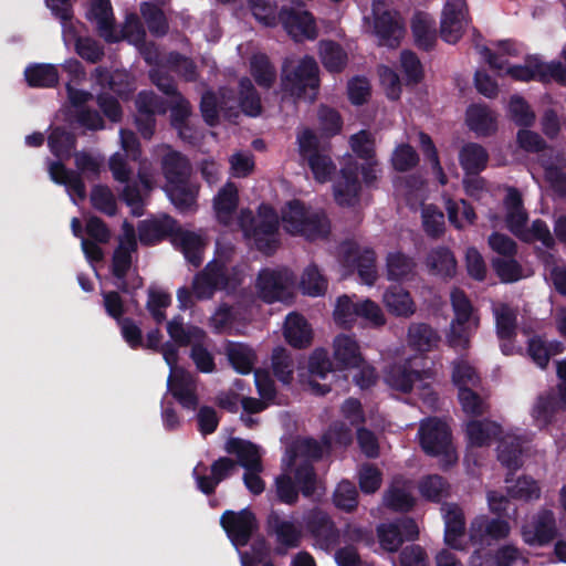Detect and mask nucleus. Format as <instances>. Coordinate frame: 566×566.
<instances>
[{"instance_id":"40","label":"nucleus","mask_w":566,"mask_h":566,"mask_svg":"<svg viewBox=\"0 0 566 566\" xmlns=\"http://www.w3.org/2000/svg\"><path fill=\"white\" fill-rule=\"evenodd\" d=\"M516 471L507 472L505 476L506 491L510 497L522 501L539 499L541 489L537 482L531 476H520L514 480Z\"/></svg>"},{"instance_id":"51","label":"nucleus","mask_w":566,"mask_h":566,"mask_svg":"<svg viewBox=\"0 0 566 566\" xmlns=\"http://www.w3.org/2000/svg\"><path fill=\"white\" fill-rule=\"evenodd\" d=\"M385 505L395 512H410L415 504V497L403 486L391 484L384 494Z\"/></svg>"},{"instance_id":"24","label":"nucleus","mask_w":566,"mask_h":566,"mask_svg":"<svg viewBox=\"0 0 566 566\" xmlns=\"http://www.w3.org/2000/svg\"><path fill=\"white\" fill-rule=\"evenodd\" d=\"M418 264L413 256L395 250L386 255V276L389 281L409 282L417 276Z\"/></svg>"},{"instance_id":"13","label":"nucleus","mask_w":566,"mask_h":566,"mask_svg":"<svg viewBox=\"0 0 566 566\" xmlns=\"http://www.w3.org/2000/svg\"><path fill=\"white\" fill-rule=\"evenodd\" d=\"M266 533L274 536L277 543L276 554L283 555L289 548H297L302 542V530L292 521L281 517L279 512L271 511L266 518Z\"/></svg>"},{"instance_id":"52","label":"nucleus","mask_w":566,"mask_h":566,"mask_svg":"<svg viewBox=\"0 0 566 566\" xmlns=\"http://www.w3.org/2000/svg\"><path fill=\"white\" fill-rule=\"evenodd\" d=\"M30 86L51 87L59 81L57 70L51 64H35L29 66L24 72Z\"/></svg>"},{"instance_id":"28","label":"nucleus","mask_w":566,"mask_h":566,"mask_svg":"<svg viewBox=\"0 0 566 566\" xmlns=\"http://www.w3.org/2000/svg\"><path fill=\"white\" fill-rule=\"evenodd\" d=\"M229 454H235L237 464L245 470H263L259 447L251 441L240 438H230L224 447Z\"/></svg>"},{"instance_id":"53","label":"nucleus","mask_w":566,"mask_h":566,"mask_svg":"<svg viewBox=\"0 0 566 566\" xmlns=\"http://www.w3.org/2000/svg\"><path fill=\"white\" fill-rule=\"evenodd\" d=\"M334 505L347 513L357 509L358 505V491L354 482L349 480H342L333 494Z\"/></svg>"},{"instance_id":"59","label":"nucleus","mask_w":566,"mask_h":566,"mask_svg":"<svg viewBox=\"0 0 566 566\" xmlns=\"http://www.w3.org/2000/svg\"><path fill=\"white\" fill-rule=\"evenodd\" d=\"M251 73L255 82L263 87H271L276 80L274 66L264 54H255L251 59Z\"/></svg>"},{"instance_id":"45","label":"nucleus","mask_w":566,"mask_h":566,"mask_svg":"<svg viewBox=\"0 0 566 566\" xmlns=\"http://www.w3.org/2000/svg\"><path fill=\"white\" fill-rule=\"evenodd\" d=\"M501 433V427L490 420H471L467 423L469 443L473 447L489 446L493 437Z\"/></svg>"},{"instance_id":"35","label":"nucleus","mask_w":566,"mask_h":566,"mask_svg":"<svg viewBox=\"0 0 566 566\" xmlns=\"http://www.w3.org/2000/svg\"><path fill=\"white\" fill-rule=\"evenodd\" d=\"M172 243L181 249L189 263L195 266L201 264L202 252L206 245L201 234L177 228Z\"/></svg>"},{"instance_id":"5","label":"nucleus","mask_w":566,"mask_h":566,"mask_svg":"<svg viewBox=\"0 0 566 566\" xmlns=\"http://www.w3.org/2000/svg\"><path fill=\"white\" fill-rule=\"evenodd\" d=\"M556 374L558 384L539 394L531 411L539 429L549 427L557 413L566 411V359L557 361Z\"/></svg>"},{"instance_id":"14","label":"nucleus","mask_w":566,"mask_h":566,"mask_svg":"<svg viewBox=\"0 0 566 566\" xmlns=\"http://www.w3.org/2000/svg\"><path fill=\"white\" fill-rule=\"evenodd\" d=\"M468 27V8L464 0H448L441 17L440 34L448 43L458 42Z\"/></svg>"},{"instance_id":"12","label":"nucleus","mask_w":566,"mask_h":566,"mask_svg":"<svg viewBox=\"0 0 566 566\" xmlns=\"http://www.w3.org/2000/svg\"><path fill=\"white\" fill-rule=\"evenodd\" d=\"M360 190L358 164L349 157L333 184L334 200L340 207H355L359 202Z\"/></svg>"},{"instance_id":"2","label":"nucleus","mask_w":566,"mask_h":566,"mask_svg":"<svg viewBox=\"0 0 566 566\" xmlns=\"http://www.w3.org/2000/svg\"><path fill=\"white\" fill-rule=\"evenodd\" d=\"M319 69L312 56L285 60L282 66V91L295 98L314 101L319 86Z\"/></svg>"},{"instance_id":"48","label":"nucleus","mask_w":566,"mask_h":566,"mask_svg":"<svg viewBox=\"0 0 566 566\" xmlns=\"http://www.w3.org/2000/svg\"><path fill=\"white\" fill-rule=\"evenodd\" d=\"M450 485L448 481L439 474H430L419 482V492L427 501L439 503L449 495Z\"/></svg>"},{"instance_id":"49","label":"nucleus","mask_w":566,"mask_h":566,"mask_svg":"<svg viewBox=\"0 0 566 566\" xmlns=\"http://www.w3.org/2000/svg\"><path fill=\"white\" fill-rule=\"evenodd\" d=\"M171 202L180 210L188 211L196 205L198 189L187 181L166 186Z\"/></svg>"},{"instance_id":"58","label":"nucleus","mask_w":566,"mask_h":566,"mask_svg":"<svg viewBox=\"0 0 566 566\" xmlns=\"http://www.w3.org/2000/svg\"><path fill=\"white\" fill-rule=\"evenodd\" d=\"M300 287L304 294L318 296L326 292L327 280L315 264H310L302 274Z\"/></svg>"},{"instance_id":"6","label":"nucleus","mask_w":566,"mask_h":566,"mask_svg":"<svg viewBox=\"0 0 566 566\" xmlns=\"http://www.w3.org/2000/svg\"><path fill=\"white\" fill-rule=\"evenodd\" d=\"M418 434L420 447L426 454L444 458V469L457 461L452 446V432L447 422L436 417L428 418L421 422Z\"/></svg>"},{"instance_id":"16","label":"nucleus","mask_w":566,"mask_h":566,"mask_svg":"<svg viewBox=\"0 0 566 566\" xmlns=\"http://www.w3.org/2000/svg\"><path fill=\"white\" fill-rule=\"evenodd\" d=\"M159 156L161 172L167 185L187 181L191 175V165L186 156L172 149L168 145H159L155 148Z\"/></svg>"},{"instance_id":"42","label":"nucleus","mask_w":566,"mask_h":566,"mask_svg":"<svg viewBox=\"0 0 566 566\" xmlns=\"http://www.w3.org/2000/svg\"><path fill=\"white\" fill-rule=\"evenodd\" d=\"M411 30L416 44L423 50H431L436 43L434 20L427 13L417 12L411 20Z\"/></svg>"},{"instance_id":"8","label":"nucleus","mask_w":566,"mask_h":566,"mask_svg":"<svg viewBox=\"0 0 566 566\" xmlns=\"http://www.w3.org/2000/svg\"><path fill=\"white\" fill-rule=\"evenodd\" d=\"M170 368L167 387L178 403L187 410L195 411L199 406L197 385L193 376L178 366L179 356H163Z\"/></svg>"},{"instance_id":"50","label":"nucleus","mask_w":566,"mask_h":566,"mask_svg":"<svg viewBox=\"0 0 566 566\" xmlns=\"http://www.w3.org/2000/svg\"><path fill=\"white\" fill-rule=\"evenodd\" d=\"M238 205V190L233 184H227L220 189L216 199L214 208L218 219L228 224L232 212L235 210Z\"/></svg>"},{"instance_id":"54","label":"nucleus","mask_w":566,"mask_h":566,"mask_svg":"<svg viewBox=\"0 0 566 566\" xmlns=\"http://www.w3.org/2000/svg\"><path fill=\"white\" fill-rule=\"evenodd\" d=\"M294 482L304 497H312L317 486V474L308 461L301 462L294 470Z\"/></svg>"},{"instance_id":"20","label":"nucleus","mask_w":566,"mask_h":566,"mask_svg":"<svg viewBox=\"0 0 566 566\" xmlns=\"http://www.w3.org/2000/svg\"><path fill=\"white\" fill-rule=\"evenodd\" d=\"M137 250V241L134 228L125 226L124 233L119 238V243L113 254L112 272L118 280L124 281L132 265V253ZM120 287L126 289L123 282Z\"/></svg>"},{"instance_id":"29","label":"nucleus","mask_w":566,"mask_h":566,"mask_svg":"<svg viewBox=\"0 0 566 566\" xmlns=\"http://www.w3.org/2000/svg\"><path fill=\"white\" fill-rule=\"evenodd\" d=\"M305 526L307 532L323 545H329L336 539L337 534L334 522L322 510H312L305 516Z\"/></svg>"},{"instance_id":"18","label":"nucleus","mask_w":566,"mask_h":566,"mask_svg":"<svg viewBox=\"0 0 566 566\" xmlns=\"http://www.w3.org/2000/svg\"><path fill=\"white\" fill-rule=\"evenodd\" d=\"M167 332L179 346H191L192 354H209L208 336L202 328L175 317L167 323Z\"/></svg>"},{"instance_id":"64","label":"nucleus","mask_w":566,"mask_h":566,"mask_svg":"<svg viewBox=\"0 0 566 566\" xmlns=\"http://www.w3.org/2000/svg\"><path fill=\"white\" fill-rule=\"evenodd\" d=\"M322 441L324 446L331 450L334 444L348 447L353 442V431L345 422L335 421L322 436Z\"/></svg>"},{"instance_id":"7","label":"nucleus","mask_w":566,"mask_h":566,"mask_svg":"<svg viewBox=\"0 0 566 566\" xmlns=\"http://www.w3.org/2000/svg\"><path fill=\"white\" fill-rule=\"evenodd\" d=\"M295 274L287 268H266L260 271L256 287L260 296L268 303L285 302L293 295Z\"/></svg>"},{"instance_id":"47","label":"nucleus","mask_w":566,"mask_h":566,"mask_svg":"<svg viewBox=\"0 0 566 566\" xmlns=\"http://www.w3.org/2000/svg\"><path fill=\"white\" fill-rule=\"evenodd\" d=\"M451 303L454 311L452 323L469 324V327H478L479 318L463 291L454 289L451 292Z\"/></svg>"},{"instance_id":"21","label":"nucleus","mask_w":566,"mask_h":566,"mask_svg":"<svg viewBox=\"0 0 566 566\" xmlns=\"http://www.w3.org/2000/svg\"><path fill=\"white\" fill-rule=\"evenodd\" d=\"M419 356H408L405 364H394L385 373L386 384L400 392L408 394L412 390L413 384L423 379L424 370L412 369L411 366Z\"/></svg>"},{"instance_id":"26","label":"nucleus","mask_w":566,"mask_h":566,"mask_svg":"<svg viewBox=\"0 0 566 566\" xmlns=\"http://www.w3.org/2000/svg\"><path fill=\"white\" fill-rule=\"evenodd\" d=\"M176 229L172 218L161 216L142 221L138 226V238L143 244L150 245L168 237L172 239Z\"/></svg>"},{"instance_id":"39","label":"nucleus","mask_w":566,"mask_h":566,"mask_svg":"<svg viewBox=\"0 0 566 566\" xmlns=\"http://www.w3.org/2000/svg\"><path fill=\"white\" fill-rule=\"evenodd\" d=\"M387 310L396 315L409 317L416 312V305L408 291L400 286L389 287L382 296Z\"/></svg>"},{"instance_id":"37","label":"nucleus","mask_w":566,"mask_h":566,"mask_svg":"<svg viewBox=\"0 0 566 566\" xmlns=\"http://www.w3.org/2000/svg\"><path fill=\"white\" fill-rule=\"evenodd\" d=\"M334 366L329 356H308V386L313 395L323 397L331 392L332 388L327 384H319L312 379L317 377L325 379L328 374L334 373Z\"/></svg>"},{"instance_id":"25","label":"nucleus","mask_w":566,"mask_h":566,"mask_svg":"<svg viewBox=\"0 0 566 566\" xmlns=\"http://www.w3.org/2000/svg\"><path fill=\"white\" fill-rule=\"evenodd\" d=\"M406 342L410 350L424 354L437 350L441 337L426 323H411L407 331Z\"/></svg>"},{"instance_id":"43","label":"nucleus","mask_w":566,"mask_h":566,"mask_svg":"<svg viewBox=\"0 0 566 566\" xmlns=\"http://www.w3.org/2000/svg\"><path fill=\"white\" fill-rule=\"evenodd\" d=\"M488 160V151L476 143H468L459 151L460 165L468 175H478L486 167Z\"/></svg>"},{"instance_id":"30","label":"nucleus","mask_w":566,"mask_h":566,"mask_svg":"<svg viewBox=\"0 0 566 566\" xmlns=\"http://www.w3.org/2000/svg\"><path fill=\"white\" fill-rule=\"evenodd\" d=\"M465 535V518L461 507L452 504L444 514V543L450 548L462 551L461 539Z\"/></svg>"},{"instance_id":"62","label":"nucleus","mask_w":566,"mask_h":566,"mask_svg":"<svg viewBox=\"0 0 566 566\" xmlns=\"http://www.w3.org/2000/svg\"><path fill=\"white\" fill-rule=\"evenodd\" d=\"M446 209L449 221L458 229L464 228L465 224L473 223L475 219L473 208L469 206L465 200L453 201L452 199H448L446 201Z\"/></svg>"},{"instance_id":"31","label":"nucleus","mask_w":566,"mask_h":566,"mask_svg":"<svg viewBox=\"0 0 566 566\" xmlns=\"http://www.w3.org/2000/svg\"><path fill=\"white\" fill-rule=\"evenodd\" d=\"M337 360L339 369H347L349 366H358V370L353 375V381L361 390L374 387L378 379V373L374 366L364 365L365 356H333Z\"/></svg>"},{"instance_id":"22","label":"nucleus","mask_w":566,"mask_h":566,"mask_svg":"<svg viewBox=\"0 0 566 566\" xmlns=\"http://www.w3.org/2000/svg\"><path fill=\"white\" fill-rule=\"evenodd\" d=\"M345 261L356 263L360 279L368 285H373L377 279L376 254L370 249H360L353 243L342 247Z\"/></svg>"},{"instance_id":"44","label":"nucleus","mask_w":566,"mask_h":566,"mask_svg":"<svg viewBox=\"0 0 566 566\" xmlns=\"http://www.w3.org/2000/svg\"><path fill=\"white\" fill-rule=\"evenodd\" d=\"M522 441L517 437H505L501 439L497 447V460L509 472L517 471L523 465Z\"/></svg>"},{"instance_id":"46","label":"nucleus","mask_w":566,"mask_h":566,"mask_svg":"<svg viewBox=\"0 0 566 566\" xmlns=\"http://www.w3.org/2000/svg\"><path fill=\"white\" fill-rule=\"evenodd\" d=\"M319 56L324 67L329 72L338 73L347 64L346 52L333 41L319 42Z\"/></svg>"},{"instance_id":"11","label":"nucleus","mask_w":566,"mask_h":566,"mask_svg":"<svg viewBox=\"0 0 566 566\" xmlns=\"http://www.w3.org/2000/svg\"><path fill=\"white\" fill-rule=\"evenodd\" d=\"M418 535V525L411 517H401L390 523H381L377 527L380 546L390 553L397 552L406 541L417 539Z\"/></svg>"},{"instance_id":"23","label":"nucleus","mask_w":566,"mask_h":566,"mask_svg":"<svg viewBox=\"0 0 566 566\" xmlns=\"http://www.w3.org/2000/svg\"><path fill=\"white\" fill-rule=\"evenodd\" d=\"M481 53L486 59L490 66L500 73L502 71L516 81L528 82L532 80L539 81V60L537 57H530L524 65L511 66L506 61L497 62V56L492 55L490 49L482 48Z\"/></svg>"},{"instance_id":"17","label":"nucleus","mask_w":566,"mask_h":566,"mask_svg":"<svg viewBox=\"0 0 566 566\" xmlns=\"http://www.w3.org/2000/svg\"><path fill=\"white\" fill-rule=\"evenodd\" d=\"M558 534L555 514L552 510L542 509L533 517L530 527H523L522 536L531 546H545L556 538Z\"/></svg>"},{"instance_id":"63","label":"nucleus","mask_w":566,"mask_h":566,"mask_svg":"<svg viewBox=\"0 0 566 566\" xmlns=\"http://www.w3.org/2000/svg\"><path fill=\"white\" fill-rule=\"evenodd\" d=\"M270 544L263 536L256 537L250 545L249 552L240 554L242 566H260L270 557Z\"/></svg>"},{"instance_id":"33","label":"nucleus","mask_w":566,"mask_h":566,"mask_svg":"<svg viewBox=\"0 0 566 566\" xmlns=\"http://www.w3.org/2000/svg\"><path fill=\"white\" fill-rule=\"evenodd\" d=\"M49 174L54 182L66 187L74 202H76L75 197L80 200L86 197L85 185L78 172L66 169L60 161H54L49 166Z\"/></svg>"},{"instance_id":"38","label":"nucleus","mask_w":566,"mask_h":566,"mask_svg":"<svg viewBox=\"0 0 566 566\" xmlns=\"http://www.w3.org/2000/svg\"><path fill=\"white\" fill-rule=\"evenodd\" d=\"M424 264L431 274L442 277H451L457 271V260L446 247L432 249L427 254Z\"/></svg>"},{"instance_id":"4","label":"nucleus","mask_w":566,"mask_h":566,"mask_svg":"<svg viewBox=\"0 0 566 566\" xmlns=\"http://www.w3.org/2000/svg\"><path fill=\"white\" fill-rule=\"evenodd\" d=\"M239 266L229 270L223 261L212 260L192 280V293L198 300H209L217 290H235L243 281Z\"/></svg>"},{"instance_id":"27","label":"nucleus","mask_w":566,"mask_h":566,"mask_svg":"<svg viewBox=\"0 0 566 566\" xmlns=\"http://www.w3.org/2000/svg\"><path fill=\"white\" fill-rule=\"evenodd\" d=\"M507 228L520 239H528L526 232L527 213L522 205V198L516 189H510L505 198Z\"/></svg>"},{"instance_id":"9","label":"nucleus","mask_w":566,"mask_h":566,"mask_svg":"<svg viewBox=\"0 0 566 566\" xmlns=\"http://www.w3.org/2000/svg\"><path fill=\"white\" fill-rule=\"evenodd\" d=\"M373 30L378 38V44L387 48H397L403 38L405 28L401 18L381 0L373 2Z\"/></svg>"},{"instance_id":"15","label":"nucleus","mask_w":566,"mask_h":566,"mask_svg":"<svg viewBox=\"0 0 566 566\" xmlns=\"http://www.w3.org/2000/svg\"><path fill=\"white\" fill-rule=\"evenodd\" d=\"M279 19L295 41L313 40L317 36L315 19L307 10L283 7L279 12Z\"/></svg>"},{"instance_id":"19","label":"nucleus","mask_w":566,"mask_h":566,"mask_svg":"<svg viewBox=\"0 0 566 566\" xmlns=\"http://www.w3.org/2000/svg\"><path fill=\"white\" fill-rule=\"evenodd\" d=\"M510 531L511 526L507 521L480 515L471 522L469 536L472 544L482 546L484 544H490L492 541L506 538Z\"/></svg>"},{"instance_id":"34","label":"nucleus","mask_w":566,"mask_h":566,"mask_svg":"<svg viewBox=\"0 0 566 566\" xmlns=\"http://www.w3.org/2000/svg\"><path fill=\"white\" fill-rule=\"evenodd\" d=\"M219 108L224 112H231L235 108V101L230 90L220 91V101L218 102L214 94L210 91L206 92L201 97L200 109L205 120L213 126L218 122Z\"/></svg>"},{"instance_id":"32","label":"nucleus","mask_w":566,"mask_h":566,"mask_svg":"<svg viewBox=\"0 0 566 566\" xmlns=\"http://www.w3.org/2000/svg\"><path fill=\"white\" fill-rule=\"evenodd\" d=\"M467 125L480 136H489L497 129V118L486 105L474 104L467 109Z\"/></svg>"},{"instance_id":"55","label":"nucleus","mask_w":566,"mask_h":566,"mask_svg":"<svg viewBox=\"0 0 566 566\" xmlns=\"http://www.w3.org/2000/svg\"><path fill=\"white\" fill-rule=\"evenodd\" d=\"M292 452L294 458H304L305 461H318L323 458L324 453H329L331 449H327L323 441H317L314 438L307 437L297 439L292 446Z\"/></svg>"},{"instance_id":"36","label":"nucleus","mask_w":566,"mask_h":566,"mask_svg":"<svg viewBox=\"0 0 566 566\" xmlns=\"http://www.w3.org/2000/svg\"><path fill=\"white\" fill-rule=\"evenodd\" d=\"M90 18L95 21L97 31L108 42L118 41L113 25V12L109 0H93Z\"/></svg>"},{"instance_id":"60","label":"nucleus","mask_w":566,"mask_h":566,"mask_svg":"<svg viewBox=\"0 0 566 566\" xmlns=\"http://www.w3.org/2000/svg\"><path fill=\"white\" fill-rule=\"evenodd\" d=\"M172 125L179 130V136L184 137V128H187V119L192 114V107L181 93L174 94L168 101Z\"/></svg>"},{"instance_id":"41","label":"nucleus","mask_w":566,"mask_h":566,"mask_svg":"<svg viewBox=\"0 0 566 566\" xmlns=\"http://www.w3.org/2000/svg\"><path fill=\"white\" fill-rule=\"evenodd\" d=\"M284 335L295 349H303L311 343L312 329L303 316L290 314L285 321Z\"/></svg>"},{"instance_id":"3","label":"nucleus","mask_w":566,"mask_h":566,"mask_svg":"<svg viewBox=\"0 0 566 566\" xmlns=\"http://www.w3.org/2000/svg\"><path fill=\"white\" fill-rule=\"evenodd\" d=\"M238 223L259 251L271 254L279 247V218L271 207L261 206L256 217L250 210H241Z\"/></svg>"},{"instance_id":"57","label":"nucleus","mask_w":566,"mask_h":566,"mask_svg":"<svg viewBox=\"0 0 566 566\" xmlns=\"http://www.w3.org/2000/svg\"><path fill=\"white\" fill-rule=\"evenodd\" d=\"M239 105L243 113L249 116H258L262 112V105L259 94L253 84L247 77L239 83Z\"/></svg>"},{"instance_id":"56","label":"nucleus","mask_w":566,"mask_h":566,"mask_svg":"<svg viewBox=\"0 0 566 566\" xmlns=\"http://www.w3.org/2000/svg\"><path fill=\"white\" fill-rule=\"evenodd\" d=\"M140 13L151 34L156 36L167 34L169 27L165 13L160 8L150 2H143L140 4Z\"/></svg>"},{"instance_id":"1","label":"nucleus","mask_w":566,"mask_h":566,"mask_svg":"<svg viewBox=\"0 0 566 566\" xmlns=\"http://www.w3.org/2000/svg\"><path fill=\"white\" fill-rule=\"evenodd\" d=\"M281 219L286 232L307 240L326 238L331 229L329 221L322 210L306 207L298 200L290 201L283 208Z\"/></svg>"},{"instance_id":"61","label":"nucleus","mask_w":566,"mask_h":566,"mask_svg":"<svg viewBox=\"0 0 566 566\" xmlns=\"http://www.w3.org/2000/svg\"><path fill=\"white\" fill-rule=\"evenodd\" d=\"M51 151L61 158H69L75 147V136L60 127L54 128L48 139Z\"/></svg>"},{"instance_id":"10","label":"nucleus","mask_w":566,"mask_h":566,"mask_svg":"<svg viewBox=\"0 0 566 566\" xmlns=\"http://www.w3.org/2000/svg\"><path fill=\"white\" fill-rule=\"evenodd\" d=\"M220 525L237 548L247 546L259 528L256 516L249 507L238 512L224 511L220 517Z\"/></svg>"}]
</instances>
